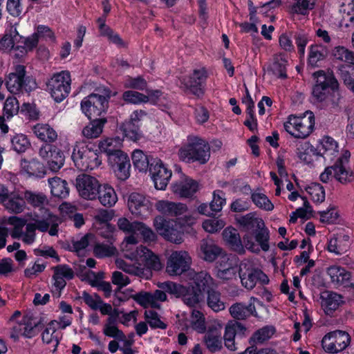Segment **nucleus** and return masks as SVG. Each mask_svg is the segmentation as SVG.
Returning a JSON list of instances; mask_svg holds the SVG:
<instances>
[{"instance_id": "obj_9", "label": "nucleus", "mask_w": 354, "mask_h": 354, "mask_svg": "<svg viewBox=\"0 0 354 354\" xmlns=\"http://www.w3.org/2000/svg\"><path fill=\"white\" fill-rule=\"evenodd\" d=\"M310 114L308 118L290 116L288 121L284 123L285 130L295 138H306L310 134L315 125L314 116L312 112Z\"/></svg>"}, {"instance_id": "obj_26", "label": "nucleus", "mask_w": 354, "mask_h": 354, "mask_svg": "<svg viewBox=\"0 0 354 354\" xmlns=\"http://www.w3.org/2000/svg\"><path fill=\"white\" fill-rule=\"evenodd\" d=\"M348 160L347 157H339L335 162V178L342 184L351 182L354 178V173L348 168Z\"/></svg>"}, {"instance_id": "obj_48", "label": "nucleus", "mask_w": 354, "mask_h": 354, "mask_svg": "<svg viewBox=\"0 0 354 354\" xmlns=\"http://www.w3.org/2000/svg\"><path fill=\"white\" fill-rule=\"evenodd\" d=\"M334 57L341 62L354 66V52L349 50L344 46H337L333 52Z\"/></svg>"}, {"instance_id": "obj_1", "label": "nucleus", "mask_w": 354, "mask_h": 354, "mask_svg": "<svg viewBox=\"0 0 354 354\" xmlns=\"http://www.w3.org/2000/svg\"><path fill=\"white\" fill-rule=\"evenodd\" d=\"M32 221L34 223H26L24 225L25 231L22 236V241L24 243L30 245L35 242L37 230L41 232L48 231L50 236H57L58 227L61 223V220L57 216L50 214L46 210L44 215H35V217H32Z\"/></svg>"}, {"instance_id": "obj_29", "label": "nucleus", "mask_w": 354, "mask_h": 354, "mask_svg": "<svg viewBox=\"0 0 354 354\" xmlns=\"http://www.w3.org/2000/svg\"><path fill=\"white\" fill-rule=\"evenodd\" d=\"M222 235L223 240L233 251L240 254H244V246L237 230L232 227H227L223 231Z\"/></svg>"}, {"instance_id": "obj_35", "label": "nucleus", "mask_w": 354, "mask_h": 354, "mask_svg": "<svg viewBox=\"0 0 354 354\" xmlns=\"http://www.w3.org/2000/svg\"><path fill=\"white\" fill-rule=\"evenodd\" d=\"M203 259L209 262L214 261L221 254V249L211 239H204L200 243Z\"/></svg>"}, {"instance_id": "obj_39", "label": "nucleus", "mask_w": 354, "mask_h": 354, "mask_svg": "<svg viewBox=\"0 0 354 354\" xmlns=\"http://www.w3.org/2000/svg\"><path fill=\"white\" fill-rule=\"evenodd\" d=\"M51 194L60 198H66L69 194L68 183L65 180L59 177H54L48 179Z\"/></svg>"}, {"instance_id": "obj_43", "label": "nucleus", "mask_w": 354, "mask_h": 354, "mask_svg": "<svg viewBox=\"0 0 354 354\" xmlns=\"http://www.w3.org/2000/svg\"><path fill=\"white\" fill-rule=\"evenodd\" d=\"M254 213H249L245 216L236 218L237 222L246 230H250L254 227H264V222L261 218L254 217Z\"/></svg>"}, {"instance_id": "obj_28", "label": "nucleus", "mask_w": 354, "mask_h": 354, "mask_svg": "<svg viewBox=\"0 0 354 354\" xmlns=\"http://www.w3.org/2000/svg\"><path fill=\"white\" fill-rule=\"evenodd\" d=\"M53 279L57 289L62 290L66 285L65 279L71 280L74 277V272L68 265L61 264L53 268Z\"/></svg>"}, {"instance_id": "obj_45", "label": "nucleus", "mask_w": 354, "mask_h": 354, "mask_svg": "<svg viewBox=\"0 0 354 354\" xmlns=\"http://www.w3.org/2000/svg\"><path fill=\"white\" fill-rule=\"evenodd\" d=\"M274 333V328L270 326H265L257 330L250 338L249 342L252 345L263 344L270 339Z\"/></svg>"}, {"instance_id": "obj_63", "label": "nucleus", "mask_w": 354, "mask_h": 354, "mask_svg": "<svg viewBox=\"0 0 354 354\" xmlns=\"http://www.w3.org/2000/svg\"><path fill=\"white\" fill-rule=\"evenodd\" d=\"M259 230L256 233L255 239L256 241L261 245V249L263 251H268L269 250L268 239L269 233L267 228L264 227H257Z\"/></svg>"}, {"instance_id": "obj_19", "label": "nucleus", "mask_w": 354, "mask_h": 354, "mask_svg": "<svg viewBox=\"0 0 354 354\" xmlns=\"http://www.w3.org/2000/svg\"><path fill=\"white\" fill-rule=\"evenodd\" d=\"M128 207L130 212L142 218L150 215L151 206L149 201L139 193H131L128 199Z\"/></svg>"}, {"instance_id": "obj_42", "label": "nucleus", "mask_w": 354, "mask_h": 354, "mask_svg": "<svg viewBox=\"0 0 354 354\" xmlns=\"http://www.w3.org/2000/svg\"><path fill=\"white\" fill-rule=\"evenodd\" d=\"M21 166L29 176L41 178L45 174L43 164L35 159L30 161L24 160L21 163Z\"/></svg>"}, {"instance_id": "obj_59", "label": "nucleus", "mask_w": 354, "mask_h": 354, "mask_svg": "<svg viewBox=\"0 0 354 354\" xmlns=\"http://www.w3.org/2000/svg\"><path fill=\"white\" fill-rule=\"evenodd\" d=\"M338 73L346 86L354 93V77L351 75L345 65L338 66Z\"/></svg>"}, {"instance_id": "obj_25", "label": "nucleus", "mask_w": 354, "mask_h": 354, "mask_svg": "<svg viewBox=\"0 0 354 354\" xmlns=\"http://www.w3.org/2000/svg\"><path fill=\"white\" fill-rule=\"evenodd\" d=\"M24 199L28 204L34 207L38 208V212H35L32 217H35V215H44L45 211L46 210L50 214H53L48 208L45 206L48 204V200L46 196L42 193H34L31 191H26L24 192Z\"/></svg>"}, {"instance_id": "obj_36", "label": "nucleus", "mask_w": 354, "mask_h": 354, "mask_svg": "<svg viewBox=\"0 0 354 354\" xmlns=\"http://www.w3.org/2000/svg\"><path fill=\"white\" fill-rule=\"evenodd\" d=\"M193 281L194 287L201 290L203 294H204V292H209L214 289L215 286L213 279L205 271L195 273L193 277Z\"/></svg>"}, {"instance_id": "obj_6", "label": "nucleus", "mask_w": 354, "mask_h": 354, "mask_svg": "<svg viewBox=\"0 0 354 354\" xmlns=\"http://www.w3.org/2000/svg\"><path fill=\"white\" fill-rule=\"evenodd\" d=\"M239 274L242 286L248 290L253 289L258 281L263 284L269 282L267 275L249 260L241 261L239 265Z\"/></svg>"}, {"instance_id": "obj_7", "label": "nucleus", "mask_w": 354, "mask_h": 354, "mask_svg": "<svg viewBox=\"0 0 354 354\" xmlns=\"http://www.w3.org/2000/svg\"><path fill=\"white\" fill-rule=\"evenodd\" d=\"M71 79L70 73L62 71L55 74L47 82V89L57 102L64 100L71 91Z\"/></svg>"}, {"instance_id": "obj_5", "label": "nucleus", "mask_w": 354, "mask_h": 354, "mask_svg": "<svg viewBox=\"0 0 354 354\" xmlns=\"http://www.w3.org/2000/svg\"><path fill=\"white\" fill-rule=\"evenodd\" d=\"M6 86L11 93L17 94L23 91L28 92L35 88L36 82L26 76V67L19 64L15 66L13 71L7 76Z\"/></svg>"}, {"instance_id": "obj_38", "label": "nucleus", "mask_w": 354, "mask_h": 354, "mask_svg": "<svg viewBox=\"0 0 354 354\" xmlns=\"http://www.w3.org/2000/svg\"><path fill=\"white\" fill-rule=\"evenodd\" d=\"M286 65L287 60L281 55H274L268 67V71L279 78L285 79L287 77Z\"/></svg>"}, {"instance_id": "obj_34", "label": "nucleus", "mask_w": 354, "mask_h": 354, "mask_svg": "<svg viewBox=\"0 0 354 354\" xmlns=\"http://www.w3.org/2000/svg\"><path fill=\"white\" fill-rule=\"evenodd\" d=\"M331 282L336 286H348L351 273L339 266H330L327 270Z\"/></svg>"}, {"instance_id": "obj_57", "label": "nucleus", "mask_w": 354, "mask_h": 354, "mask_svg": "<svg viewBox=\"0 0 354 354\" xmlns=\"http://www.w3.org/2000/svg\"><path fill=\"white\" fill-rule=\"evenodd\" d=\"M145 316L146 321L151 328H166L167 325L160 319L159 315L156 312L151 310H146Z\"/></svg>"}, {"instance_id": "obj_24", "label": "nucleus", "mask_w": 354, "mask_h": 354, "mask_svg": "<svg viewBox=\"0 0 354 354\" xmlns=\"http://www.w3.org/2000/svg\"><path fill=\"white\" fill-rule=\"evenodd\" d=\"M344 100L338 89H331V92L328 93V96L320 104L322 109H325L331 114L340 113L344 107Z\"/></svg>"}, {"instance_id": "obj_58", "label": "nucleus", "mask_w": 354, "mask_h": 354, "mask_svg": "<svg viewBox=\"0 0 354 354\" xmlns=\"http://www.w3.org/2000/svg\"><path fill=\"white\" fill-rule=\"evenodd\" d=\"M297 2L292 6V10L294 12L306 15L308 10H312L315 6V0H295Z\"/></svg>"}, {"instance_id": "obj_54", "label": "nucleus", "mask_w": 354, "mask_h": 354, "mask_svg": "<svg viewBox=\"0 0 354 354\" xmlns=\"http://www.w3.org/2000/svg\"><path fill=\"white\" fill-rule=\"evenodd\" d=\"M19 111V104L17 100L14 97H9L6 99L3 106V115L7 119L11 118L17 114Z\"/></svg>"}, {"instance_id": "obj_44", "label": "nucleus", "mask_w": 354, "mask_h": 354, "mask_svg": "<svg viewBox=\"0 0 354 354\" xmlns=\"http://www.w3.org/2000/svg\"><path fill=\"white\" fill-rule=\"evenodd\" d=\"M120 129L126 137L133 141H137L141 137L139 125L129 120L120 125Z\"/></svg>"}, {"instance_id": "obj_12", "label": "nucleus", "mask_w": 354, "mask_h": 354, "mask_svg": "<svg viewBox=\"0 0 354 354\" xmlns=\"http://www.w3.org/2000/svg\"><path fill=\"white\" fill-rule=\"evenodd\" d=\"M350 342L351 337L347 332L337 330L325 335L322 340V345L328 353H337L344 350Z\"/></svg>"}, {"instance_id": "obj_53", "label": "nucleus", "mask_w": 354, "mask_h": 354, "mask_svg": "<svg viewBox=\"0 0 354 354\" xmlns=\"http://www.w3.org/2000/svg\"><path fill=\"white\" fill-rule=\"evenodd\" d=\"M324 49L321 46H311L308 56V63L313 66H316L318 62L325 58Z\"/></svg>"}, {"instance_id": "obj_46", "label": "nucleus", "mask_w": 354, "mask_h": 354, "mask_svg": "<svg viewBox=\"0 0 354 354\" xmlns=\"http://www.w3.org/2000/svg\"><path fill=\"white\" fill-rule=\"evenodd\" d=\"M207 302L208 306L215 312H219L225 309V303L221 299V294L219 292L212 289L207 293Z\"/></svg>"}, {"instance_id": "obj_13", "label": "nucleus", "mask_w": 354, "mask_h": 354, "mask_svg": "<svg viewBox=\"0 0 354 354\" xmlns=\"http://www.w3.org/2000/svg\"><path fill=\"white\" fill-rule=\"evenodd\" d=\"M100 185L97 178L85 174L78 175L75 180V186L80 196L86 200L97 198Z\"/></svg>"}, {"instance_id": "obj_10", "label": "nucleus", "mask_w": 354, "mask_h": 354, "mask_svg": "<svg viewBox=\"0 0 354 354\" xmlns=\"http://www.w3.org/2000/svg\"><path fill=\"white\" fill-rule=\"evenodd\" d=\"M97 151L75 146L71 158L75 167L82 171L93 169L101 165Z\"/></svg>"}, {"instance_id": "obj_22", "label": "nucleus", "mask_w": 354, "mask_h": 354, "mask_svg": "<svg viewBox=\"0 0 354 354\" xmlns=\"http://www.w3.org/2000/svg\"><path fill=\"white\" fill-rule=\"evenodd\" d=\"M254 301H259L258 299L252 297L248 305L242 302L233 304L230 307L229 312L234 319V321L245 320L251 316L258 317Z\"/></svg>"}, {"instance_id": "obj_14", "label": "nucleus", "mask_w": 354, "mask_h": 354, "mask_svg": "<svg viewBox=\"0 0 354 354\" xmlns=\"http://www.w3.org/2000/svg\"><path fill=\"white\" fill-rule=\"evenodd\" d=\"M41 322V319L37 321L33 314L28 313L23 317L21 322H16L12 326L10 337L15 341H17L20 335L30 338L35 335V329Z\"/></svg>"}, {"instance_id": "obj_18", "label": "nucleus", "mask_w": 354, "mask_h": 354, "mask_svg": "<svg viewBox=\"0 0 354 354\" xmlns=\"http://www.w3.org/2000/svg\"><path fill=\"white\" fill-rule=\"evenodd\" d=\"M108 160L119 179L124 180L129 178L131 165L126 153L120 150H114L108 155Z\"/></svg>"}, {"instance_id": "obj_50", "label": "nucleus", "mask_w": 354, "mask_h": 354, "mask_svg": "<svg viewBox=\"0 0 354 354\" xmlns=\"http://www.w3.org/2000/svg\"><path fill=\"white\" fill-rule=\"evenodd\" d=\"M93 245V254L97 258L111 257L117 253L116 248L111 244L107 245L95 243Z\"/></svg>"}, {"instance_id": "obj_21", "label": "nucleus", "mask_w": 354, "mask_h": 354, "mask_svg": "<svg viewBox=\"0 0 354 354\" xmlns=\"http://www.w3.org/2000/svg\"><path fill=\"white\" fill-rule=\"evenodd\" d=\"M138 257H144L145 266L151 271L152 270L158 271L162 268L159 257L143 245H140V248L126 254V258L130 260H136Z\"/></svg>"}, {"instance_id": "obj_56", "label": "nucleus", "mask_w": 354, "mask_h": 354, "mask_svg": "<svg viewBox=\"0 0 354 354\" xmlns=\"http://www.w3.org/2000/svg\"><path fill=\"white\" fill-rule=\"evenodd\" d=\"M54 321H51L45 328L41 335L42 341L46 344L54 343L55 346H57L59 344V341L57 337L54 336V333L56 332V328L54 326Z\"/></svg>"}, {"instance_id": "obj_27", "label": "nucleus", "mask_w": 354, "mask_h": 354, "mask_svg": "<svg viewBox=\"0 0 354 354\" xmlns=\"http://www.w3.org/2000/svg\"><path fill=\"white\" fill-rule=\"evenodd\" d=\"M155 207L159 212L168 216H178L187 211L185 204L165 200L158 201Z\"/></svg>"}, {"instance_id": "obj_2", "label": "nucleus", "mask_w": 354, "mask_h": 354, "mask_svg": "<svg viewBox=\"0 0 354 354\" xmlns=\"http://www.w3.org/2000/svg\"><path fill=\"white\" fill-rule=\"evenodd\" d=\"M179 158L186 162L197 161L206 163L210 157V147L207 142L198 137H189L187 143L178 151Z\"/></svg>"}, {"instance_id": "obj_60", "label": "nucleus", "mask_w": 354, "mask_h": 354, "mask_svg": "<svg viewBox=\"0 0 354 354\" xmlns=\"http://www.w3.org/2000/svg\"><path fill=\"white\" fill-rule=\"evenodd\" d=\"M12 145L15 151L24 152L30 146L27 137L24 134H17L12 139Z\"/></svg>"}, {"instance_id": "obj_23", "label": "nucleus", "mask_w": 354, "mask_h": 354, "mask_svg": "<svg viewBox=\"0 0 354 354\" xmlns=\"http://www.w3.org/2000/svg\"><path fill=\"white\" fill-rule=\"evenodd\" d=\"M207 78V72L204 68L196 69L187 78H183L182 84L191 93L197 97L203 96L204 91L201 88V84Z\"/></svg>"}, {"instance_id": "obj_55", "label": "nucleus", "mask_w": 354, "mask_h": 354, "mask_svg": "<svg viewBox=\"0 0 354 354\" xmlns=\"http://www.w3.org/2000/svg\"><path fill=\"white\" fill-rule=\"evenodd\" d=\"M123 99L124 101L133 104L149 102V96L135 91H125L123 93Z\"/></svg>"}, {"instance_id": "obj_61", "label": "nucleus", "mask_w": 354, "mask_h": 354, "mask_svg": "<svg viewBox=\"0 0 354 354\" xmlns=\"http://www.w3.org/2000/svg\"><path fill=\"white\" fill-rule=\"evenodd\" d=\"M95 243V238L93 234H86L80 241H74L73 244V250L79 252L88 245H93Z\"/></svg>"}, {"instance_id": "obj_41", "label": "nucleus", "mask_w": 354, "mask_h": 354, "mask_svg": "<svg viewBox=\"0 0 354 354\" xmlns=\"http://www.w3.org/2000/svg\"><path fill=\"white\" fill-rule=\"evenodd\" d=\"M131 158L134 167L140 171H146L153 161V160H150L149 156L140 149L133 152Z\"/></svg>"}, {"instance_id": "obj_62", "label": "nucleus", "mask_w": 354, "mask_h": 354, "mask_svg": "<svg viewBox=\"0 0 354 354\" xmlns=\"http://www.w3.org/2000/svg\"><path fill=\"white\" fill-rule=\"evenodd\" d=\"M12 223L16 222L13 230H12L10 235L13 239H21L23 236V227L26 225V220L24 218H19L17 216L10 218Z\"/></svg>"}, {"instance_id": "obj_49", "label": "nucleus", "mask_w": 354, "mask_h": 354, "mask_svg": "<svg viewBox=\"0 0 354 354\" xmlns=\"http://www.w3.org/2000/svg\"><path fill=\"white\" fill-rule=\"evenodd\" d=\"M252 202L260 209L265 211H272L274 205L269 198L263 193L253 192L251 195Z\"/></svg>"}, {"instance_id": "obj_20", "label": "nucleus", "mask_w": 354, "mask_h": 354, "mask_svg": "<svg viewBox=\"0 0 354 354\" xmlns=\"http://www.w3.org/2000/svg\"><path fill=\"white\" fill-rule=\"evenodd\" d=\"M247 333V328L239 321H231L227 323L225 328L223 335L225 346L231 351L238 349L234 341L236 335L245 337Z\"/></svg>"}, {"instance_id": "obj_37", "label": "nucleus", "mask_w": 354, "mask_h": 354, "mask_svg": "<svg viewBox=\"0 0 354 354\" xmlns=\"http://www.w3.org/2000/svg\"><path fill=\"white\" fill-rule=\"evenodd\" d=\"M97 198L104 207H112L118 201L116 193L113 188L108 185H100Z\"/></svg>"}, {"instance_id": "obj_30", "label": "nucleus", "mask_w": 354, "mask_h": 354, "mask_svg": "<svg viewBox=\"0 0 354 354\" xmlns=\"http://www.w3.org/2000/svg\"><path fill=\"white\" fill-rule=\"evenodd\" d=\"M223 338L219 330L209 328L203 337L204 343L211 353L220 351L223 348Z\"/></svg>"}, {"instance_id": "obj_33", "label": "nucleus", "mask_w": 354, "mask_h": 354, "mask_svg": "<svg viewBox=\"0 0 354 354\" xmlns=\"http://www.w3.org/2000/svg\"><path fill=\"white\" fill-rule=\"evenodd\" d=\"M91 122L83 129L82 134L88 139L99 137L102 133L104 124L107 120L106 118H92Z\"/></svg>"}, {"instance_id": "obj_16", "label": "nucleus", "mask_w": 354, "mask_h": 354, "mask_svg": "<svg viewBox=\"0 0 354 354\" xmlns=\"http://www.w3.org/2000/svg\"><path fill=\"white\" fill-rule=\"evenodd\" d=\"M39 156L47 161L52 171H58L64 165L65 156L57 147L49 144L44 145L39 149Z\"/></svg>"}, {"instance_id": "obj_15", "label": "nucleus", "mask_w": 354, "mask_h": 354, "mask_svg": "<svg viewBox=\"0 0 354 354\" xmlns=\"http://www.w3.org/2000/svg\"><path fill=\"white\" fill-rule=\"evenodd\" d=\"M192 259L185 251H174L169 257L167 263V272L171 276L180 275L189 270Z\"/></svg>"}, {"instance_id": "obj_51", "label": "nucleus", "mask_w": 354, "mask_h": 354, "mask_svg": "<svg viewBox=\"0 0 354 354\" xmlns=\"http://www.w3.org/2000/svg\"><path fill=\"white\" fill-rule=\"evenodd\" d=\"M3 203L7 209L15 214L22 212L26 205L24 200L19 197H8Z\"/></svg>"}, {"instance_id": "obj_64", "label": "nucleus", "mask_w": 354, "mask_h": 354, "mask_svg": "<svg viewBox=\"0 0 354 354\" xmlns=\"http://www.w3.org/2000/svg\"><path fill=\"white\" fill-rule=\"evenodd\" d=\"M216 265L218 270L236 266V258L232 255H222L216 262Z\"/></svg>"}, {"instance_id": "obj_47", "label": "nucleus", "mask_w": 354, "mask_h": 354, "mask_svg": "<svg viewBox=\"0 0 354 354\" xmlns=\"http://www.w3.org/2000/svg\"><path fill=\"white\" fill-rule=\"evenodd\" d=\"M322 298L323 299L322 305L328 314L336 310L342 301V296L335 292L327 293L326 297L322 296Z\"/></svg>"}, {"instance_id": "obj_4", "label": "nucleus", "mask_w": 354, "mask_h": 354, "mask_svg": "<svg viewBox=\"0 0 354 354\" xmlns=\"http://www.w3.org/2000/svg\"><path fill=\"white\" fill-rule=\"evenodd\" d=\"M313 76L316 78V83L313 88L312 95L313 102L319 107L330 93L328 88L338 89L339 84L332 71H318L313 73Z\"/></svg>"}, {"instance_id": "obj_32", "label": "nucleus", "mask_w": 354, "mask_h": 354, "mask_svg": "<svg viewBox=\"0 0 354 354\" xmlns=\"http://www.w3.org/2000/svg\"><path fill=\"white\" fill-rule=\"evenodd\" d=\"M350 245V236L344 234H337L331 238L328 245L330 252L336 254H342L346 252Z\"/></svg>"}, {"instance_id": "obj_40", "label": "nucleus", "mask_w": 354, "mask_h": 354, "mask_svg": "<svg viewBox=\"0 0 354 354\" xmlns=\"http://www.w3.org/2000/svg\"><path fill=\"white\" fill-rule=\"evenodd\" d=\"M33 132L37 138L46 142H53L57 138L56 131L47 124L35 125Z\"/></svg>"}, {"instance_id": "obj_8", "label": "nucleus", "mask_w": 354, "mask_h": 354, "mask_svg": "<svg viewBox=\"0 0 354 354\" xmlns=\"http://www.w3.org/2000/svg\"><path fill=\"white\" fill-rule=\"evenodd\" d=\"M109 95L104 96L98 93H91L81 102V109L89 120L99 118L106 112Z\"/></svg>"}, {"instance_id": "obj_17", "label": "nucleus", "mask_w": 354, "mask_h": 354, "mask_svg": "<svg viewBox=\"0 0 354 354\" xmlns=\"http://www.w3.org/2000/svg\"><path fill=\"white\" fill-rule=\"evenodd\" d=\"M149 172L157 189L165 190L171 177V171L163 164L160 159H153L149 167Z\"/></svg>"}, {"instance_id": "obj_3", "label": "nucleus", "mask_w": 354, "mask_h": 354, "mask_svg": "<svg viewBox=\"0 0 354 354\" xmlns=\"http://www.w3.org/2000/svg\"><path fill=\"white\" fill-rule=\"evenodd\" d=\"M158 287L176 297H180L183 303L191 308L198 307L204 301V294L193 285L184 286L172 281H167L160 283Z\"/></svg>"}, {"instance_id": "obj_31", "label": "nucleus", "mask_w": 354, "mask_h": 354, "mask_svg": "<svg viewBox=\"0 0 354 354\" xmlns=\"http://www.w3.org/2000/svg\"><path fill=\"white\" fill-rule=\"evenodd\" d=\"M173 192L180 197L188 198L192 196L198 189L196 181L186 178L184 180L176 183L172 186Z\"/></svg>"}, {"instance_id": "obj_52", "label": "nucleus", "mask_w": 354, "mask_h": 354, "mask_svg": "<svg viewBox=\"0 0 354 354\" xmlns=\"http://www.w3.org/2000/svg\"><path fill=\"white\" fill-rule=\"evenodd\" d=\"M306 192L310 195L311 199L316 203H322L325 200V191L319 183H312L306 188Z\"/></svg>"}, {"instance_id": "obj_11", "label": "nucleus", "mask_w": 354, "mask_h": 354, "mask_svg": "<svg viewBox=\"0 0 354 354\" xmlns=\"http://www.w3.org/2000/svg\"><path fill=\"white\" fill-rule=\"evenodd\" d=\"M153 224L158 234L167 241L176 244H180L183 241V232L176 221H167L162 216H157L154 218Z\"/></svg>"}]
</instances>
